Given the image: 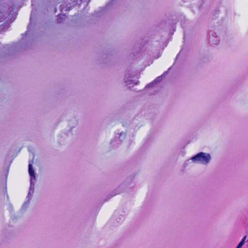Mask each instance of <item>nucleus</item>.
I'll return each mask as SVG.
<instances>
[{"instance_id":"nucleus-6","label":"nucleus","mask_w":248,"mask_h":248,"mask_svg":"<svg viewBox=\"0 0 248 248\" xmlns=\"http://www.w3.org/2000/svg\"><path fill=\"white\" fill-rule=\"evenodd\" d=\"M120 137H123V138L125 137V134L124 133H121L120 135Z\"/></svg>"},{"instance_id":"nucleus-1","label":"nucleus","mask_w":248,"mask_h":248,"mask_svg":"<svg viewBox=\"0 0 248 248\" xmlns=\"http://www.w3.org/2000/svg\"><path fill=\"white\" fill-rule=\"evenodd\" d=\"M211 155L206 152H200L191 158V160L195 163H200L206 165L211 161Z\"/></svg>"},{"instance_id":"nucleus-3","label":"nucleus","mask_w":248,"mask_h":248,"mask_svg":"<svg viewBox=\"0 0 248 248\" xmlns=\"http://www.w3.org/2000/svg\"><path fill=\"white\" fill-rule=\"evenodd\" d=\"M29 173L32 178H35V174L34 170L31 163H30L29 165Z\"/></svg>"},{"instance_id":"nucleus-4","label":"nucleus","mask_w":248,"mask_h":248,"mask_svg":"<svg viewBox=\"0 0 248 248\" xmlns=\"http://www.w3.org/2000/svg\"><path fill=\"white\" fill-rule=\"evenodd\" d=\"M163 79L162 76H160L156 78L153 82L150 83L147 87H151L154 86L155 84L157 83L158 82H160Z\"/></svg>"},{"instance_id":"nucleus-2","label":"nucleus","mask_w":248,"mask_h":248,"mask_svg":"<svg viewBox=\"0 0 248 248\" xmlns=\"http://www.w3.org/2000/svg\"><path fill=\"white\" fill-rule=\"evenodd\" d=\"M124 81L127 86H129L130 87H132L133 85H136L138 84V81H135L132 80L131 79H129L128 78L125 77Z\"/></svg>"},{"instance_id":"nucleus-5","label":"nucleus","mask_w":248,"mask_h":248,"mask_svg":"<svg viewBox=\"0 0 248 248\" xmlns=\"http://www.w3.org/2000/svg\"><path fill=\"white\" fill-rule=\"evenodd\" d=\"M246 238V236H244V237L243 238V239L241 240V241L239 243V244L237 246L236 248H241V247L243 246V245L244 244V243L245 242Z\"/></svg>"}]
</instances>
